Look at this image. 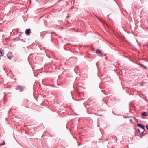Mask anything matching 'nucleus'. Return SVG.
<instances>
[{
	"instance_id": "1",
	"label": "nucleus",
	"mask_w": 148,
	"mask_h": 148,
	"mask_svg": "<svg viewBox=\"0 0 148 148\" xmlns=\"http://www.w3.org/2000/svg\"><path fill=\"white\" fill-rule=\"evenodd\" d=\"M25 88L23 86L18 85L16 88V89L17 90H19L20 91H23Z\"/></svg>"
},
{
	"instance_id": "2",
	"label": "nucleus",
	"mask_w": 148,
	"mask_h": 148,
	"mask_svg": "<svg viewBox=\"0 0 148 148\" xmlns=\"http://www.w3.org/2000/svg\"><path fill=\"white\" fill-rule=\"evenodd\" d=\"M7 57L8 58L11 60L13 56L12 55V53L11 52H9L7 54Z\"/></svg>"
},
{
	"instance_id": "3",
	"label": "nucleus",
	"mask_w": 148,
	"mask_h": 148,
	"mask_svg": "<svg viewBox=\"0 0 148 148\" xmlns=\"http://www.w3.org/2000/svg\"><path fill=\"white\" fill-rule=\"evenodd\" d=\"M137 126L141 128L142 129H143V131L141 132V134H143L145 130V127L144 126L142 125L140 123H138L137 124Z\"/></svg>"
},
{
	"instance_id": "4",
	"label": "nucleus",
	"mask_w": 148,
	"mask_h": 148,
	"mask_svg": "<svg viewBox=\"0 0 148 148\" xmlns=\"http://www.w3.org/2000/svg\"><path fill=\"white\" fill-rule=\"evenodd\" d=\"M31 32V29H27L25 31V34L27 35H29Z\"/></svg>"
},
{
	"instance_id": "5",
	"label": "nucleus",
	"mask_w": 148,
	"mask_h": 148,
	"mask_svg": "<svg viewBox=\"0 0 148 148\" xmlns=\"http://www.w3.org/2000/svg\"><path fill=\"white\" fill-rule=\"evenodd\" d=\"M141 115L143 116H147L148 114L146 112H144L141 114Z\"/></svg>"
},
{
	"instance_id": "6",
	"label": "nucleus",
	"mask_w": 148,
	"mask_h": 148,
	"mask_svg": "<svg viewBox=\"0 0 148 148\" xmlns=\"http://www.w3.org/2000/svg\"><path fill=\"white\" fill-rule=\"evenodd\" d=\"M96 53H102L101 51L99 49H97L96 51Z\"/></svg>"
},
{
	"instance_id": "7",
	"label": "nucleus",
	"mask_w": 148,
	"mask_h": 148,
	"mask_svg": "<svg viewBox=\"0 0 148 148\" xmlns=\"http://www.w3.org/2000/svg\"><path fill=\"white\" fill-rule=\"evenodd\" d=\"M135 132L136 133H140L141 134H142L141 132H140V131L138 129Z\"/></svg>"
},
{
	"instance_id": "8",
	"label": "nucleus",
	"mask_w": 148,
	"mask_h": 148,
	"mask_svg": "<svg viewBox=\"0 0 148 148\" xmlns=\"http://www.w3.org/2000/svg\"><path fill=\"white\" fill-rule=\"evenodd\" d=\"M5 144V142L4 141H3L2 143L0 144V146L4 145Z\"/></svg>"
},
{
	"instance_id": "9",
	"label": "nucleus",
	"mask_w": 148,
	"mask_h": 148,
	"mask_svg": "<svg viewBox=\"0 0 148 148\" xmlns=\"http://www.w3.org/2000/svg\"><path fill=\"white\" fill-rule=\"evenodd\" d=\"M48 34L49 35V36H50L51 37V40H52V39L53 38V36L52 35H51L50 34Z\"/></svg>"
},
{
	"instance_id": "10",
	"label": "nucleus",
	"mask_w": 148,
	"mask_h": 148,
	"mask_svg": "<svg viewBox=\"0 0 148 148\" xmlns=\"http://www.w3.org/2000/svg\"><path fill=\"white\" fill-rule=\"evenodd\" d=\"M2 53V52L0 50V55H1Z\"/></svg>"
},
{
	"instance_id": "11",
	"label": "nucleus",
	"mask_w": 148,
	"mask_h": 148,
	"mask_svg": "<svg viewBox=\"0 0 148 148\" xmlns=\"http://www.w3.org/2000/svg\"><path fill=\"white\" fill-rule=\"evenodd\" d=\"M146 127L147 128V129L148 130V125H147L146 126Z\"/></svg>"
},
{
	"instance_id": "12",
	"label": "nucleus",
	"mask_w": 148,
	"mask_h": 148,
	"mask_svg": "<svg viewBox=\"0 0 148 148\" xmlns=\"http://www.w3.org/2000/svg\"><path fill=\"white\" fill-rule=\"evenodd\" d=\"M97 64H98V62H97L96 63V65L97 66Z\"/></svg>"
},
{
	"instance_id": "13",
	"label": "nucleus",
	"mask_w": 148,
	"mask_h": 148,
	"mask_svg": "<svg viewBox=\"0 0 148 148\" xmlns=\"http://www.w3.org/2000/svg\"><path fill=\"white\" fill-rule=\"evenodd\" d=\"M58 84V85H59V84Z\"/></svg>"
},
{
	"instance_id": "14",
	"label": "nucleus",
	"mask_w": 148,
	"mask_h": 148,
	"mask_svg": "<svg viewBox=\"0 0 148 148\" xmlns=\"http://www.w3.org/2000/svg\"><path fill=\"white\" fill-rule=\"evenodd\" d=\"M52 33H53V32H51ZM53 33H54V32H53Z\"/></svg>"
},
{
	"instance_id": "15",
	"label": "nucleus",
	"mask_w": 148,
	"mask_h": 148,
	"mask_svg": "<svg viewBox=\"0 0 148 148\" xmlns=\"http://www.w3.org/2000/svg\"><path fill=\"white\" fill-rule=\"evenodd\" d=\"M5 148H6V147H5Z\"/></svg>"
}]
</instances>
